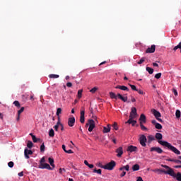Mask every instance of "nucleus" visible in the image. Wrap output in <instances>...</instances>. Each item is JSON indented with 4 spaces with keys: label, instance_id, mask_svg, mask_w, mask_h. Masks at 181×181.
<instances>
[{
    "label": "nucleus",
    "instance_id": "nucleus-1",
    "mask_svg": "<svg viewBox=\"0 0 181 181\" xmlns=\"http://www.w3.org/2000/svg\"><path fill=\"white\" fill-rule=\"evenodd\" d=\"M155 138L157 139L158 144L160 145H162V146H165V148H168L169 151H171V152H173L175 153V155H180V151L177 150L176 147L172 146L170 143L165 141H161V139L163 138V136L160 133H156Z\"/></svg>",
    "mask_w": 181,
    "mask_h": 181
},
{
    "label": "nucleus",
    "instance_id": "nucleus-2",
    "mask_svg": "<svg viewBox=\"0 0 181 181\" xmlns=\"http://www.w3.org/2000/svg\"><path fill=\"white\" fill-rule=\"evenodd\" d=\"M161 168H165V169H167V170H165L164 172L165 175H169V176H172V177L173 176H175V171L170 167L162 164Z\"/></svg>",
    "mask_w": 181,
    "mask_h": 181
},
{
    "label": "nucleus",
    "instance_id": "nucleus-3",
    "mask_svg": "<svg viewBox=\"0 0 181 181\" xmlns=\"http://www.w3.org/2000/svg\"><path fill=\"white\" fill-rule=\"evenodd\" d=\"M116 165H117V163H115V161L112 160L111 162L105 165L104 169H105L107 170H113L114 168H115Z\"/></svg>",
    "mask_w": 181,
    "mask_h": 181
},
{
    "label": "nucleus",
    "instance_id": "nucleus-4",
    "mask_svg": "<svg viewBox=\"0 0 181 181\" xmlns=\"http://www.w3.org/2000/svg\"><path fill=\"white\" fill-rule=\"evenodd\" d=\"M139 141L141 146H146V142L148 141V139H146V136H145L144 134L140 135Z\"/></svg>",
    "mask_w": 181,
    "mask_h": 181
},
{
    "label": "nucleus",
    "instance_id": "nucleus-5",
    "mask_svg": "<svg viewBox=\"0 0 181 181\" xmlns=\"http://www.w3.org/2000/svg\"><path fill=\"white\" fill-rule=\"evenodd\" d=\"M152 113L153 114L155 118H156V119L158 121H159V122H163V120H162V119H160L161 115L160 112L155 109H153L152 110Z\"/></svg>",
    "mask_w": 181,
    "mask_h": 181
},
{
    "label": "nucleus",
    "instance_id": "nucleus-6",
    "mask_svg": "<svg viewBox=\"0 0 181 181\" xmlns=\"http://www.w3.org/2000/svg\"><path fill=\"white\" fill-rule=\"evenodd\" d=\"M88 131L89 132H92L93 129H94V128H95V122H94V120L93 119H89L88 120V123L86 124V127H88Z\"/></svg>",
    "mask_w": 181,
    "mask_h": 181
},
{
    "label": "nucleus",
    "instance_id": "nucleus-7",
    "mask_svg": "<svg viewBox=\"0 0 181 181\" xmlns=\"http://www.w3.org/2000/svg\"><path fill=\"white\" fill-rule=\"evenodd\" d=\"M136 117H138V113L136 112V107H132L129 118L135 119L136 118Z\"/></svg>",
    "mask_w": 181,
    "mask_h": 181
},
{
    "label": "nucleus",
    "instance_id": "nucleus-8",
    "mask_svg": "<svg viewBox=\"0 0 181 181\" xmlns=\"http://www.w3.org/2000/svg\"><path fill=\"white\" fill-rule=\"evenodd\" d=\"M29 155H33V151L32 150H28V148H25L24 150V156L25 159H29Z\"/></svg>",
    "mask_w": 181,
    "mask_h": 181
},
{
    "label": "nucleus",
    "instance_id": "nucleus-9",
    "mask_svg": "<svg viewBox=\"0 0 181 181\" xmlns=\"http://www.w3.org/2000/svg\"><path fill=\"white\" fill-rule=\"evenodd\" d=\"M85 115V111H84V107H81V116H80V122L81 124H84L86 119L84 117Z\"/></svg>",
    "mask_w": 181,
    "mask_h": 181
},
{
    "label": "nucleus",
    "instance_id": "nucleus-10",
    "mask_svg": "<svg viewBox=\"0 0 181 181\" xmlns=\"http://www.w3.org/2000/svg\"><path fill=\"white\" fill-rule=\"evenodd\" d=\"M127 152H130L131 153L132 152H138V147L135 146H129L127 147Z\"/></svg>",
    "mask_w": 181,
    "mask_h": 181
},
{
    "label": "nucleus",
    "instance_id": "nucleus-11",
    "mask_svg": "<svg viewBox=\"0 0 181 181\" xmlns=\"http://www.w3.org/2000/svg\"><path fill=\"white\" fill-rule=\"evenodd\" d=\"M75 123H76V118H74V117L69 118V119H68L69 127H74Z\"/></svg>",
    "mask_w": 181,
    "mask_h": 181
},
{
    "label": "nucleus",
    "instance_id": "nucleus-12",
    "mask_svg": "<svg viewBox=\"0 0 181 181\" xmlns=\"http://www.w3.org/2000/svg\"><path fill=\"white\" fill-rule=\"evenodd\" d=\"M150 151L151 152H157V153H162L163 152V150L160 147H152Z\"/></svg>",
    "mask_w": 181,
    "mask_h": 181
},
{
    "label": "nucleus",
    "instance_id": "nucleus-13",
    "mask_svg": "<svg viewBox=\"0 0 181 181\" xmlns=\"http://www.w3.org/2000/svg\"><path fill=\"white\" fill-rule=\"evenodd\" d=\"M116 152L117 153V158H121V156H122L124 153V149L122 148V147H119L117 149H116Z\"/></svg>",
    "mask_w": 181,
    "mask_h": 181
},
{
    "label": "nucleus",
    "instance_id": "nucleus-14",
    "mask_svg": "<svg viewBox=\"0 0 181 181\" xmlns=\"http://www.w3.org/2000/svg\"><path fill=\"white\" fill-rule=\"evenodd\" d=\"M156 46L155 45H153L151 46V47H148L146 50V53H155V49H156Z\"/></svg>",
    "mask_w": 181,
    "mask_h": 181
},
{
    "label": "nucleus",
    "instance_id": "nucleus-15",
    "mask_svg": "<svg viewBox=\"0 0 181 181\" xmlns=\"http://www.w3.org/2000/svg\"><path fill=\"white\" fill-rule=\"evenodd\" d=\"M116 89L122 90V91H129L128 87L125 86H115Z\"/></svg>",
    "mask_w": 181,
    "mask_h": 181
},
{
    "label": "nucleus",
    "instance_id": "nucleus-16",
    "mask_svg": "<svg viewBox=\"0 0 181 181\" xmlns=\"http://www.w3.org/2000/svg\"><path fill=\"white\" fill-rule=\"evenodd\" d=\"M139 121L141 122V124H146V116L145 115L141 114L139 117Z\"/></svg>",
    "mask_w": 181,
    "mask_h": 181
},
{
    "label": "nucleus",
    "instance_id": "nucleus-17",
    "mask_svg": "<svg viewBox=\"0 0 181 181\" xmlns=\"http://www.w3.org/2000/svg\"><path fill=\"white\" fill-rule=\"evenodd\" d=\"M117 98H119V100H122L124 103H127V101H128V97H124L121 93H117Z\"/></svg>",
    "mask_w": 181,
    "mask_h": 181
},
{
    "label": "nucleus",
    "instance_id": "nucleus-18",
    "mask_svg": "<svg viewBox=\"0 0 181 181\" xmlns=\"http://www.w3.org/2000/svg\"><path fill=\"white\" fill-rule=\"evenodd\" d=\"M111 131V125L107 124V127H103V134H108Z\"/></svg>",
    "mask_w": 181,
    "mask_h": 181
},
{
    "label": "nucleus",
    "instance_id": "nucleus-19",
    "mask_svg": "<svg viewBox=\"0 0 181 181\" xmlns=\"http://www.w3.org/2000/svg\"><path fill=\"white\" fill-rule=\"evenodd\" d=\"M173 177H174V179L175 178L177 181H181V173H177V174L175 173Z\"/></svg>",
    "mask_w": 181,
    "mask_h": 181
},
{
    "label": "nucleus",
    "instance_id": "nucleus-20",
    "mask_svg": "<svg viewBox=\"0 0 181 181\" xmlns=\"http://www.w3.org/2000/svg\"><path fill=\"white\" fill-rule=\"evenodd\" d=\"M48 161H49V165L52 166V169H54V168H55L54 160L52 158H49Z\"/></svg>",
    "mask_w": 181,
    "mask_h": 181
},
{
    "label": "nucleus",
    "instance_id": "nucleus-21",
    "mask_svg": "<svg viewBox=\"0 0 181 181\" xmlns=\"http://www.w3.org/2000/svg\"><path fill=\"white\" fill-rule=\"evenodd\" d=\"M126 124H132V127H134L135 124H136V120H134V119L129 118V120L126 122Z\"/></svg>",
    "mask_w": 181,
    "mask_h": 181
},
{
    "label": "nucleus",
    "instance_id": "nucleus-22",
    "mask_svg": "<svg viewBox=\"0 0 181 181\" xmlns=\"http://www.w3.org/2000/svg\"><path fill=\"white\" fill-rule=\"evenodd\" d=\"M127 170V172H129V165H126L123 167H121L119 170L122 171V170Z\"/></svg>",
    "mask_w": 181,
    "mask_h": 181
},
{
    "label": "nucleus",
    "instance_id": "nucleus-23",
    "mask_svg": "<svg viewBox=\"0 0 181 181\" xmlns=\"http://www.w3.org/2000/svg\"><path fill=\"white\" fill-rule=\"evenodd\" d=\"M152 172H154V173H158V175H160V173H164L165 170H160L159 168L152 170Z\"/></svg>",
    "mask_w": 181,
    "mask_h": 181
},
{
    "label": "nucleus",
    "instance_id": "nucleus-24",
    "mask_svg": "<svg viewBox=\"0 0 181 181\" xmlns=\"http://www.w3.org/2000/svg\"><path fill=\"white\" fill-rule=\"evenodd\" d=\"M110 97L112 99L118 100V95H115L114 92H110Z\"/></svg>",
    "mask_w": 181,
    "mask_h": 181
},
{
    "label": "nucleus",
    "instance_id": "nucleus-25",
    "mask_svg": "<svg viewBox=\"0 0 181 181\" xmlns=\"http://www.w3.org/2000/svg\"><path fill=\"white\" fill-rule=\"evenodd\" d=\"M166 160H167V162H175V163H181V160H176V159L168 158V159H166Z\"/></svg>",
    "mask_w": 181,
    "mask_h": 181
},
{
    "label": "nucleus",
    "instance_id": "nucleus-26",
    "mask_svg": "<svg viewBox=\"0 0 181 181\" xmlns=\"http://www.w3.org/2000/svg\"><path fill=\"white\" fill-rule=\"evenodd\" d=\"M42 169H48V170H53V167H50V165L45 163V167H41Z\"/></svg>",
    "mask_w": 181,
    "mask_h": 181
},
{
    "label": "nucleus",
    "instance_id": "nucleus-27",
    "mask_svg": "<svg viewBox=\"0 0 181 181\" xmlns=\"http://www.w3.org/2000/svg\"><path fill=\"white\" fill-rule=\"evenodd\" d=\"M132 170L133 172H136L137 170H139V165L135 164L132 166Z\"/></svg>",
    "mask_w": 181,
    "mask_h": 181
},
{
    "label": "nucleus",
    "instance_id": "nucleus-28",
    "mask_svg": "<svg viewBox=\"0 0 181 181\" xmlns=\"http://www.w3.org/2000/svg\"><path fill=\"white\" fill-rule=\"evenodd\" d=\"M140 128L142 131H148V128H146L142 122H140Z\"/></svg>",
    "mask_w": 181,
    "mask_h": 181
},
{
    "label": "nucleus",
    "instance_id": "nucleus-29",
    "mask_svg": "<svg viewBox=\"0 0 181 181\" xmlns=\"http://www.w3.org/2000/svg\"><path fill=\"white\" fill-rule=\"evenodd\" d=\"M175 117L176 118L179 119L181 117V112L179 110H177L175 112Z\"/></svg>",
    "mask_w": 181,
    "mask_h": 181
},
{
    "label": "nucleus",
    "instance_id": "nucleus-30",
    "mask_svg": "<svg viewBox=\"0 0 181 181\" xmlns=\"http://www.w3.org/2000/svg\"><path fill=\"white\" fill-rule=\"evenodd\" d=\"M82 95H83V89H80L78 90L77 97L78 98H81Z\"/></svg>",
    "mask_w": 181,
    "mask_h": 181
},
{
    "label": "nucleus",
    "instance_id": "nucleus-31",
    "mask_svg": "<svg viewBox=\"0 0 181 181\" xmlns=\"http://www.w3.org/2000/svg\"><path fill=\"white\" fill-rule=\"evenodd\" d=\"M146 70L148 71V73H149V74H153V69L151 67H146Z\"/></svg>",
    "mask_w": 181,
    "mask_h": 181
},
{
    "label": "nucleus",
    "instance_id": "nucleus-32",
    "mask_svg": "<svg viewBox=\"0 0 181 181\" xmlns=\"http://www.w3.org/2000/svg\"><path fill=\"white\" fill-rule=\"evenodd\" d=\"M148 142H152V141H155V136L153 135L148 136Z\"/></svg>",
    "mask_w": 181,
    "mask_h": 181
},
{
    "label": "nucleus",
    "instance_id": "nucleus-33",
    "mask_svg": "<svg viewBox=\"0 0 181 181\" xmlns=\"http://www.w3.org/2000/svg\"><path fill=\"white\" fill-rule=\"evenodd\" d=\"M27 146L29 148V149H32V148H33V143L30 141H28Z\"/></svg>",
    "mask_w": 181,
    "mask_h": 181
},
{
    "label": "nucleus",
    "instance_id": "nucleus-34",
    "mask_svg": "<svg viewBox=\"0 0 181 181\" xmlns=\"http://www.w3.org/2000/svg\"><path fill=\"white\" fill-rule=\"evenodd\" d=\"M49 78H59V76L57 74H49Z\"/></svg>",
    "mask_w": 181,
    "mask_h": 181
},
{
    "label": "nucleus",
    "instance_id": "nucleus-35",
    "mask_svg": "<svg viewBox=\"0 0 181 181\" xmlns=\"http://www.w3.org/2000/svg\"><path fill=\"white\" fill-rule=\"evenodd\" d=\"M13 105L17 107L18 108H21V103L18 100H15L13 102Z\"/></svg>",
    "mask_w": 181,
    "mask_h": 181
},
{
    "label": "nucleus",
    "instance_id": "nucleus-36",
    "mask_svg": "<svg viewBox=\"0 0 181 181\" xmlns=\"http://www.w3.org/2000/svg\"><path fill=\"white\" fill-rule=\"evenodd\" d=\"M97 90H98V87H94L92 89L90 90V93H91L92 94H94L96 93Z\"/></svg>",
    "mask_w": 181,
    "mask_h": 181
},
{
    "label": "nucleus",
    "instance_id": "nucleus-37",
    "mask_svg": "<svg viewBox=\"0 0 181 181\" xmlns=\"http://www.w3.org/2000/svg\"><path fill=\"white\" fill-rule=\"evenodd\" d=\"M49 136H51V137L54 136V130H53V129H51L49 131Z\"/></svg>",
    "mask_w": 181,
    "mask_h": 181
},
{
    "label": "nucleus",
    "instance_id": "nucleus-38",
    "mask_svg": "<svg viewBox=\"0 0 181 181\" xmlns=\"http://www.w3.org/2000/svg\"><path fill=\"white\" fill-rule=\"evenodd\" d=\"M60 114H62V108H57V112H56V115L57 117H59Z\"/></svg>",
    "mask_w": 181,
    "mask_h": 181
},
{
    "label": "nucleus",
    "instance_id": "nucleus-39",
    "mask_svg": "<svg viewBox=\"0 0 181 181\" xmlns=\"http://www.w3.org/2000/svg\"><path fill=\"white\" fill-rule=\"evenodd\" d=\"M93 173H98V175H101L102 170H101V169H98V170L94 169L93 170Z\"/></svg>",
    "mask_w": 181,
    "mask_h": 181
},
{
    "label": "nucleus",
    "instance_id": "nucleus-40",
    "mask_svg": "<svg viewBox=\"0 0 181 181\" xmlns=\"http://www.w3.org/2000/svg\"><path fill=\"white\" fill-rule=\"evenodd\" d=\"M155 128L156 129H162V124L157 123L156 125L155 126Z\"/></svg>",
    "mask_w": 181,
    "mask_h": 181
},
{
    "label": "nucleus",
    "instance_id": "nucleus-41",
    "mask_svg": "<svg viewBox=\"0 0 181 181\" xmlns=\"http://www.w3.org/2000/svg\"><path fill=\"white\" fill-rule=\"evenodd\" d=\"M25 111V107H22L18 111V115H21V112H23Z\"/></svg>",
    "mask_w": 181,
    "mask_h": 181
},
{
    "label": "nucleus",
    "instance_id": "nucleus-42",
    "mask_svg": "<svg viewBox=\"0 0 181 181\" xmlns=\"http://www.w3.org/2000/svg\"><path fill=\"white\" fill-rule=\"evenodd\" d=\"M13 165H14V163H13V161H10V162H8V168H13Z\"/></svg>",
    "mask_w": 181,
    "mask_h": 181
},
{
    "label": "nucleus",
    "instance_id": "nucleus-43",
    "mask_svg": "<svg viewBox=\"0 0 181 181\" xmlns=\"http://www.w3.org/2000/svg\"><path fill=\"white\" fill-rule=\"evenodd\" d=\"M40 152H45V144L40 146Z\"/></svg>",
    "mask_w": 181,
    "mask_h": 181
},
{
    "label": "nucleus",
    "instance_id": "nucleus-44",
    "mask_svg": "<svg viewBox=\"0 0 181 181\" xmlns=\"http://www.w3.org/2000/svg\"><path fill=\"white\" fill-rule=\"evenodd\" d=\"M113 128L115 131H118V124L116 122L114 123Z\"/></svg>",
    "mask_w": 181,
    "mask_h": 181
},
{
    "label": "nucleus",
    "instance_id": "nucleus-45",
    "mask_svg": "<svg viewBox=\"0 0 181 181\" xmlns=\"http://www.w3.org/2000/svg\"><path fill=\"white\" fill-rule=\"evenodd\" d=\"M136 91L137 93H139V94H141V95H144V94H145V93H144V90L141 89H137Z\"/></svg>",
    "mask_w": 181,
    "mask_h": 181
},
{
    "label": "nucleus",
    "instance_id": "nucleus-46",
    "mask_svg": "<svg viewBox=\"0 0 181 181\" xmlns=\"http://www.w3.org/2000/svg\"><path fill=\"white\" fill-rule=\"evenodd\" d=\"M145 62V58H141L139 62H137V64H142Z\"/></svg>",
    "mask_w": 181,
    "mask_h": 181
},
{
    "label": "nucleus",
    "instance_id": "nucleus-47",
    "mask_svg": "<svg viewBox=\"0 0 181 181\" xmlns=\"http://www.w3.org/2000/svg\"><path fill=\"white\" fill-rule=\"evenodd\" d=\"M130 87L134 91H136V90H138V88H136V86H135L134 85H130Z\"/></svg>",
    "mask_w": 181,
    "mask_h": 181
},
{
    "label": "nucleus",
    "instance_id": "nucleus-48",
    "mask_svg": "<svg viewBox=\"0 0 181 181\" xmlns=\"http://www.w3.org/2000/svg\"><path fill=\"white\" fill-rule=\"evenodd\" d=\"M173 93L174 95H175V97H177V90H176L175 88H173Z\"/></svg>",
    "mask_w": 181,
    "mask_h": 181
},
{
    "label": "nucleus",
    "instance_id": "nucleus-49",
    "mask_svg": "<svg viewBox=\"0 0 181 181\" xmlns=\"http://www.w3.org/2000/svg\"><path fill=\"white\" fill-rule=\"evenodd\" d=\"M177 49H180V44H178L177 46H175L173 48L174 52H176L177 50Z\"/></svg>",
    "mask_w": 181,
    "mask_h": 181
},
{
    "label": "nucleus",
    "instance_id": "nucleus-50",
    "mask_svg": "<svg viewBox=\"0 0 181 181\" xmlns=\"http://www.w3.org/2000/svg\"><path fill=\"white\" fill-rule=\"evenodd\" d=\"M161 76H162L161 73L156 74L155 75V78H158V79L160 77H161Z\"/></svg>",
    "mask_w": 181,
    "mask_h": 181
},
{
    "label": "nucleus",
    "instance_id": "nucleus-51",
    "mask_svg": "<svg viewBox=\"0 0 181 181\" xmlns=\"http://www.w3.org/2000/svg\"><path fill=\"white\" fill-rule=\"evenodd\" d=\"M122 173L120 174V177H124L127 175V172L122 170Z\"/></svg>",
    "mask_w": 181,
    "mask_h": 181
},
{
    "label": "nucleus",
    "instance_id": "nucleus-52",
    "mask_svg": "<svg viewBox=\"0 0 181 181\" xmlns=\"http://www.w3.org/2000/svg\"><path fill=\"white\" fill-rule=\"evenodd\" d=\"M32 139L33 142L35 143L37 142V138H36V136H33Z\"/></svg>",
    "mask_w": 181,
    "mask_h": 181
},
{
    "label": "nucleus",
    "instance_id": "nucleus-53",
    "mask_svg": "<svg viewBox=\"0 0 181 181\" xmlns=\"http://www.w3.org/2000/svg\"><path fill=\"white\" fill-rule=\"evenodd\" d=\"M45 163H40L39 165V169H43L42 168H45Z\"/></svg>",
    "mask_w": 181,
    "mask_h": 181
},
{
    "label": "nucleus",
    "instance_id": "nucleus-54",
    "mask_svg": "<svg viewBox=\"0 0 181 181\" xmlns=\"http://www.w3.org/2000/svg\"><path fill=\"white\" fill-rule=\"evenodd\" d=\"M57 125H58L59 127H62V125H63V124H62L60 122V118L59 117L58 118V122L57 123Z\"/></svg>",
    "mask_w": 181,
    "mask_h": 181
},
{
    "label": "nucleus",
    "instance_id": "nucleus-55",
    "mask_svg": "<svg viewBox=\"0 0 181 181\" xmlns=\"http://www.w3.org/2000/svg\"><path fill=\"white\" fill-rule=\"evenodd\" d=\"M63 172H66V169L64 168H59V173L62 175V173H63Z\"/></svg>",
    "mask_w": 181,
    "mask_h": 181
},
{
    "label": "nucleus",
    "instance_id": "nucleus-56",
    "mask_svg": "<svg viewBox=\"0 0 181 181\" xmlns=\"http://www.w3.org/2000/svg\"><path fill=\"white\" fill-rule=\"evenodd\" d=\"M66 153H73V151L71 149L65 151Z\"/></svg>",
    "mask_w": 181,
    "mask_h": 181
},
{
    "label": "nucleus",
    "instance_id": "nucleus-57",
    "mask_svg": "<svg viewBox=\"0 0 181 181\" xmlns=\"http://www.w3.org/2000/svg\"><path fill=\"white\" fill-rule=\"evenodd\" d=\"M73 84L71 83V82H68L66 83V87H72Z\"/></svg>",
    "mask_w": 181,
    "mask_h": 181
},
{
    "label": "nucleus",
    "instance_id": "nucleus-58",
    "mask_svg": "<svg viewBox=\"0 0 181 181\" xmlns=\"http://www.w3.org/2000/svg\"><path fill=\"white\" fill-rule=\"evenodd\" d=\"M45 157H42L40 161V163H45Z\"/></svg>",
    "mask_w": 181,
    "mask_h": 181
},
{
    "label": "nucleus",
    "instance_id": "nucleus-59",
    "mask_svg": "<svg viewBox=\"0 0 181 181\" xmlns=\"http://www.w3.org/2000/svg\"><path fill=\"white\" fill-rule=\"evenodd\" d=\"M88 168H89L90 169H93V168H94V165L93 164H88V165H87Z\"/></svg>",
    "mask_w": 181,
    "mask_h": 181
},
{
    "label": "nucleus",
    "instance_id": "nucleus-60",
    "mask_svg": "<svg viewBox=\"0 0 181 181\" xmlns=\"http://www.w3.org/2000/svg\"><path fill=\"white\" fill-rule=\"evenodd\" d=\"M98 167H99V168H101V169H104V168L105 167V165H103V164L99 163V164H98Z\"/></svg>",
    "mask_w": 181,
    "mask_h": 181
},
{
    "label": "nucleus",
    "instance_id": "nucleus-61",
    "mask_svg": "<svg viewBox=\"0 0 181 181\" xmlns=\"http://www.w3.org/2000/svg\"><path fill=\"white\" fill-rule=\"evenodd\" d=\"M55 131L58 132L59 131V126L57 124H56L54 127Z\"/></svg>",
    "mask_w": 181,
    "mask_h": 181
},
{
    "label": "nucleus",
    "instance_id": "nucleus-62",
    "mask_svg": "<svg viewBox=\"0 0 181 181\" xmlns=\"http://www.w3.org/2000/svg\"><path fill=\"white\" fill-rule=\"evenodd\" d=\"M151 124H153V125H156V124H158V122H156V120H152L151 121Z\"/></svg>",
    "mask_w": 181,
    "mask_h": 181
},
{
    "label": "nucleus",
    "instance_id": "nucleus-63",
    "mask_svg": "<svg viewBox=\"0 0 181 181\" xmlns=\"http://www.w3.org/2000/svg\"><path fill=\"white\" fill-rule=\"evenodd\" d=\"M18 175L20 177H22V176H23V172H21Z\"/></svg>",
    "mask_w": 181,
    "mask_h": 181
},
{
    "label": "nucleus",
    "instance_id": "nucleus-64",
    "mask_svg": "<svg viewBox=\"0 0 181 181\" xmlns=\"http://www.w3.org/2000/svg\"><path fill=\"white\" fill-rule=\"evenodd\" d=\"M62 149H63V151H64L65 152H66V151H67V150H66V146H65L64 144L62 145Z\"/></svg>",
    "mask_w": 181,
    "mask_h": 181
}]
</instances>
